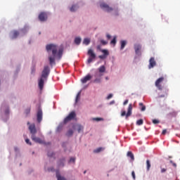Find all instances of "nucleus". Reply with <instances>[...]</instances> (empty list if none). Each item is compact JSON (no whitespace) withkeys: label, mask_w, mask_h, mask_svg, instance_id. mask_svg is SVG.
<instances>
[{"label":"nucleus","mask_w":180,"mask_h":180,"mask_svg":"<svg viewBox=\"0 0 180 180\" xmlns=\"http://www.w3.org/2000/svg\"><path fill=\"white\" fill-rule=\"evenodd\" d=\"M162 134L163 135L167 134V129H163Z\"/></svg>","instance_id":"nucleus-46"},{"label":"nucleus","mask_w":180,"mask_h":180,"mask_svg":"<svg viewBox=\"0 0 180 180\" xmlns=\"http://www.w3.org/2000/svg\"><path fill=\"white\" fill-rule=\"evenodd\" d=\"M46 50L49 54H50V51L52 52V55H49V56L51 65L56 64V58H58V60H60L61 59V57H63V49H58V46L54 44H47Z\"/></svg>","instance_id":"nucleus-1"},{"label":"nucleus","mask_w":180,"mask_h":180,"mask_svg":"<svg viewBox=\"0 0 180 180\" xmlns=\"http://www.w3.org/2000/svg\"><path fill=\"white\" fill-rule=\"evenodd\" d=\"M88 56H89L87 63L88 64H91L92 61H94L96 58V54L94 52V50L89 49L87 52Z\"/></svg>","instance_id":"nucleus-5"},{"label":"nucleus","mask_w":180,"mask_h":180,"mask_svg":"<svg viewBox=\"0 0 180 180\" xmlns=\"http://www.w3.org/2000/svg\"><path fill=\"white\" fill-rule=\"evenodd\" d=\"M127 103H129V100H125L123 105H127Z\"/></svg>","instance_id":"nucleus-43"},{"label":"nucleus","mask_w":180,"mask_h":180,"mask_svg":"<svg viewBox=\"0 0 180 180\" xmlns=\"http://www.w3.org/2000/svg\"><path fill=\"white\" fill-rule=\"evenodd\" d=\"M56 178L58 180H67V179H65V177L61 176V175H60V174H58V173L56 174Z\"/></svg>","instance_id":"nucleus-23"},{"label":"nucleus","mask_w":180,"mask_h":180,"mask_svg":"<svg viewBox=\"0 0 180 180\" xmlns=\"http://www.w3.org/2000/svg\"><path fill=\"white\" fill-rule=\"evenodd\" d=\"M69 162H75V158H71L69 160Z\"/></svg>","instance_id":"nucleus-39"},{"label":"nucleus","mask_w":180,"mask_h":180,"mask_svg":"<svg viewBox=\"0 0 180 180\" xmlns=\"http://www.w3.org/2000/svg\"><path fill=\"white\" fill-rule=\"evenodd\" d=\"M48 157H54V153L52 152H49L48 153Z\"/></svg>","instance_id":"nucleus-38"},{"label":"nucleus","mask_w":180,"mask_h":180,"mask_svg":"<svg viewBox=\"0 0 180 180\" xmlns=\"http://www.w3.org/2000/svg\"><path fill=\"white\" fill-rule=\"evenodd\" d=\"M113 103H115V101H112L110 103V105H113Z\"/></svg>","instance_id":"nucleus-50"},{"label":"nucleus","mask_w":180,"mask_h":180,"mask_svg":"<svg viewBox=\"0 0 180 180\" xmlns=\"http://www.w3.org/2000/svg\"><path fill=\"white\" fill-rule=\"evenodd\" d=\"M72 134H74V131H72V129H69L67 132V136H68V137L72 136Z\"/></svg>","instance_id":"nucleus-28"},{"label":"nucleus","mask_w":180,"mask_h":180,"mask_svg":"<svg viewBox=\"0 0 180 180\" xmlns=\"http://www.w3.org/2000/svg\"><path fill=\"white\" fill-rule=\"evenodd\" d=\"M92 79V76L91 75H87L84 78L81 79L82 84H86L88 81H91Z\"/></svg>","instance_id":"nucleus-13"},{"label":"nucleus","mask_w":180,"mask_h":180,"mask_svg":"<svg viewBox=\"0 0 180 180\" xmlns=\"http://www.w3.org/2000/svg\"><path fill=\"white\" fill-rule=\"evenodd\" d=\"M50 74V68L49 66H44V70L41 72L40 79H39L38 85L39 89L41 91L44 87V79L47 80Z\"/></svg>","instance_id":"nucleus-2"},{"label":"nucleus","mask_w":180,"mask_h":180,"mask_svg":"<svg viewBox=\"0 0 180 180\" xmlns=\"http://www.w3.org/2000/svg\"><path fill=\"white\" fill-rule=\"evenodd\" d=\"M105 79L108 81V79H109V77H106Z\"/></svg>","instance_id":"nucleus-52"},{"label":"nucleus","mask_w":180,"mask_h":180,"mask_svg":"<svg viewBox=\"0 0 180 180\" xmlns=\"http://www.w3.org/2000/svg\"><path fill=\"white\" fill-rule=\"evenodd\" d=\"M155 65H157V62H155V59L154 58V57L150 58L149 60V65H148L149 70H151V68H154Z\"/></svg>","instance_id":"nucleus-11"},{"label":"nucleus","mask_w":180,"mask_h":180,"mask_svg":"<svg viewBox=\"0 0 180 180\" xmlns=\"http://www.w3.org/2000/svg\"><path fill=\"white\" fill-rule=\"evenodd\" d=\"M27 124H30V122H27Z\"/></svg>","instance_id":"nucleus-55"},{"label":"nucleus","mask_w":180,"mask_h":180,"mask_svg":"<svg viewBox=\"0 0 180 180\" xmlns=\"http://www.w3.org/2000/svg\"><path fill=\"white\" fill-rule=\"evenodd\" d=\"M170 162H171V164H173V165L174 167H176V164L174 163V162H172V160H170Z\"/></svg>","instance_id":"nucleus-48"},{"label":"nucleus","mask_w":180,"mask_h":180,"mask_svg":"<svg viewBox=\"0 0 180 180\" xmlns=\"http://www.w3.org/2000/svg\"><path fill=\"white\" fill-rule=\"evenodd\" d=\"M164 81V77H160L158 79L155 83V85L160 91H162V86H161V83Z\"/></svg>","instance_id":"nucleus-7"},{"label":"nucleus","mask_w":180,"mask_h":180,"mask_svg":"<svg viewBox=\"0 0 180 180\" xmlns=\"http://www.w3.org/2000/svg\"><path fill=\"white\" fill-rule=\"evenodd\" d=\"M75 44H77V45L81 44V39L79 37H76L75 39Z\"/></svg>","instance_id":"nucleus-26"},{"label":"nucleus","mask_w":180,"mask_h":180,"mask_svg":"<svg viewBox=\"0 0 180 180\" xmlns=\"http://www.w3.org/2000/svg\"><path fill=\"white\" fill-rule=\"evenodd\" d=\"M153 124H158L160 123V120H153Z\"/></svg>","instance_id":"nucleus-35"},{"label":"nucleus","mask_w":180,"mask_h":180,"mask_svg":"<svg viewBox=\"0 0 180 180\" xmlns=\"http://www.w3.org/2000/svg\"><path fill=\"white\" fill-rule=\"evenodd\" d=\"M102 53H103L105 57H106V56H109V52L108 51V50L106 49H103L101 50Z\"/></svg>","instance_id":"nucleus-32"},{"label":"nucleus","mask_w":180,"mask_h":180,"mask_svg":"<svg viewBox=\"0 0 180 180\" xmlns=\"http://www.w3.org/2000/svg\"><path fill=\"white\" fill-rule=\"evenodd\" d=\"M25 143L27 144H29L30 146H32V142H30V140L29 139H25Z\"/></svg>","instance_id":"nucleus-36"},{"label":"nucleus","mask_w":180,"mask_h":180,"mask_svg":"<svg viewBox=\"0 0 180 180\" xmlns=\"http://www.w3.org/2000/svg\"><path fill=\"white\" fill-rule=\"evenodd\" d=\"M132 110H133V105L129 104V106H128V108H127V113H126L125 110H122L121 112L122 117H124V116H125V118L127 120H128L129 117H130V116H131Z\"/></svg>","instance_id":"nucleus-3"},{"label":"nucleus","mask_w":180,"mask_h":180,"mask_svg":"<svg viewBox=\"0 0 180 180\" xmlns=\"http://www.w3.org/2000/svg\"><path fill=\"white\" fill-rule=\"evenodd\" d=\"M91 43V39L86 38L83 41V44H85L86 46H88Z\"/></svg>","instance_id":"nucleus-22"},{"label":"nucleus","mask_w":180,"mask_h":180,"mask_svg":"<svg viewBox=\"0 0 180 180\" xmlns=\"http://www.w3.org/2000/svg\"><path fill=\"white\" fill-rule=\"evenodd\" d=\"M117 15H119V13L117 11V10L115 11V15L117 16Z\"/></svg>","instance_id":"nucleus-49"},{"label":"nucleus","mask_w":180,"mask_h":180,"mask_svg":"<svg viewBox=\"0 0 180 180\" xmlns=\"http://www.w3.org/2000/svg\"><path fill=\"white\" fill-rule=\"evenodd\" d=\"M97 49L99 50V49H101V46H98Z\"/></svg>","instance_id":"nucleus-51"},{"label":"nucleus","mask_w":180,"mask_h":180,"mask_svg":"<svg viewBox=\"0 0 180 180\" xmlns=\"http://www.w3.org/2000/svg\"><path fill=\"white\" fill-rule=\"evenodd\" d=\"M113 97V94H109L108 96H107V99H110L111 98Z\"/></svg>","instance_id":"nucleus-42"},{"label":"nucleus","mask_w":180,"mask_h":180,"mask_svg":"<svg viewBox=\"0 0 180 180\" xmlns=\"http://www.w3.org/2000/svg\"><path fill=\"white\" fill-rule=\"evenodd\" d=\"M15 151H18V148H15Z\"/></svg>","instance_id":"nucleus-53"},{"label":"nucleus","mask_w":180,"mask_h":180,"mask_svg":"<svg viewBox=\"0 0 180 180\" xmlns=\"http://www.w3.org/2000/svg\"><path fill=\"white\" fill-rule=\"evenodd\" d=\"M77 117V114L75 111H72L70 114L64 119L63 123L66 124L68 122H71V120H74Z\"/></svg>","instance_id":"nucleus-4"},{"label":"nucleus","mask_w":180,"mask_h":180,"mask_svg":"<svg viewBox=\"0 0 180 180\" xmlns=\"http://www.w3.org/2000/svg\"><path fill=\"white\" fill-rule=\"evenodd\" d=\"M161 172H162V174H164V172H167V169H161Z\"/></svg>","instance_id":"nucleus-44"},{"label":"nucleus","mask_w":180,"mask_h":180,"mask_svg":"<svg viewBox=\"0 0 180 180\" xmlns=\"http://www.w3.org/2000/svg\"><path fill=\"white\" fill-rule=\"evenodd\" d=\"M106 71V68L105 65H101L100 68H98V74H102V72H105Z\"/></svg>","instance_id":"nucleus-17"},{"label":"nucleus","mask_w":180,"mask_h":180,"mask_svg":"<svg viewBox=\"0 0 180 180\" xmlns=\"http://www.w3.org/2000/svg\"><path fill=\"white\" fill-rule=\"evenodd\" d=\"M131 175H132L133 179H136V173H134V171L131 172Z\"/></svg>","instance_id":"nucleus-40"},{"label":"nucleus","mask_w":180,"mask_h":180,"mask_svg":"<svg viewBox=\"0 0 180 180\" xmlns=\"http://www.w3.org/2000/svg\"><path fill=\"white\" fill-rule=\"evenodd\" d=\"M100 6L101 9H103V11L106 12H112V11H113V8L109 6L106 3H101Z\"/></svg>","instance_id":"nucleus-6"},{"label":"nucleus","mask_w":180,"mask_h":180,"mask_svg":"<svg viewBox=\"0 0 180 180\" xmlns=\"http://www.w3.org/2000/svg\"><path fill=\"white\" fill-rule=\"evenodd\" d=\"M101 44H103V46H105V44H108V41H105V40H103V39H102V40L101 41Z\"/></svg>","instance_id":"nucleus-37"},{"label":"nucleus","mask_w":180,"mask_h":180,"mask_svg":"<svg viewBox=\"0 0 180 180\" xmlns=\"http://www.w3.org/2000/svg\"><path fill=\"white\" fill-rule=\"evenodd\" d=\"M20 33L18 30H14L11 32V39H17L18 36H19Z\"/></svg>","instance_id":"nucleus-16"},{"label":"nucleus","mask_w":180,"mask_h":180,"mask_svg":"<svg viewBox=\"0 0 180 180\" xmlns=\"http://www.w3.org/2000/svg\"><path fill=\"white\" fill-rule=\"evenodd\" d=\"M99 58H101V60H103V58H106V56H105V55H101L98 56Z\"/></svg>","instance_id":"nucleus-41"},{"label":"nucleus","mask_w":180,"mask_h":180,"mask_svg":"<svg viewBox=\"0 0 180 180\" xmlns=\"http://www.w3.org/2000/svg\"><path fill=\"white\" fill-rule=\"evenodd\" d=\"M65 161V159H62V160H59L58 162V167H63Z\"/></svg>","instance_id":"nucleus-21"},{"label":"nucleus","mask_w":180,"mask_h":180,"mask_svg":"<svg viewBox=\"0 0 180 180\" xmlns=\"http://www.w3.org/2000/svg\"><path fill=\"white\" fill-rule=\"evenodd\" d=\"M103 148H98L97 149L94 150V153H101Z\"/></svg>","instance_id":"nucleus-34"},{"label":"nucleus","mask_w":180,"mask_h":180,"mask_svg":"<svg viewBox=\"0 0 180 180\" xmlns=\"http://www.w3.org/2000/svg\"><path fill=\"white\" fill-rule=\"evenodd\" d=\"M146 167H147V171H150V168H151V163L150 162L149 160H146Z\"/></svg>","instance_id":"nucleus-25"},{"label":"nucleus","mask_w":180,"mask_h":180,"mask_svg":"<svg viewBox=\"0 0 180 180\" xmlns=\"http://www.w3.org/2000/svg\"><path fill=\"white\" fill-rule=\"evenodd\" d=\"M82 130H84V127L81 125H77L78 133H81V131H82Z\"/></svg>","instance_id":"nucleus-31"},{"label":"nucleus","mask_w":180,"mask_h":180,"mask_svg":"<svg viewBox=\"0 0 180 180\" xmlns=\"http://www.w3.org/2000/svg\"><path fill=\"white\" fill-rule=\"evenodd\" d=\"M106 37H107V39L109 40V39H110V38H111L112 37L110 36V34H107Z\"/></svg>","instance_id":"nucleus-45"},{"label":"nucleus","mask_w":180,"mask_h":180,"mask_svg":"<svg viewBox=\"0 0 180 180\" xmlns=\"http://www.w3.org/2000/svg\"><path fill=\"white\" fill-rule=\"evenodd\" d=\"M143 123H144V121L141 119L136 121L137 126H141Z\"/></svg>","instance_id":"nucleus-29"},{"label":"nucleus","mask_w":180,"mask_h":180,"mask_svg":"<svg viewBox=\"0 0 180 180\" xmlns=\"http://www.w3.org/2000/svg\"><path fill=\"white\" fill-rule=\"evenodd\" d=\"M120 43H121L120 49H121V50H123V49H124V47H126V44H127V42L126 41L122 40L120 41Z\"/></svg>","instance_id":"nucleus-19"},{"label":"nucleus","mask_w":180,"mask_h":180,"mask_svg":"<svg viewBox=\"0 0 180 180\" xmlns=\"http://www.w3.org/2000/svg\"><path fill=\"white\" fill-rule=\"evenodd\" d=\"M37 120L38 123H40L43 120V111L40 108H39L37 113Z\"/></svg>","instance_id":"nucleus-8"},{"label":"nucleus","mask_w":180,"mask_h":180,"mask_svg":"<svg viewBox=\"0 0 180 180\" xmlns=\"http://www.w3.org/2000/svg\"><path fill=\"white\" fill-rule=\"evenodd\" d=\"M103 75V74H99V73H96L94 77H95V79L94 81V82H95L96 84H101V81H102V78L101 77Z\"/></svg>","instance_id":"nucleus-9"},{"label":"nucleus","mask_w":180,"mask_h":180,"mask_svg":"<svg viewBox=\"0 0 180 180\" xmlns=\"http://www.w3.org/2000/svg\"><path fill=\"white\" fill-rule=\"evenodd\" d=\"M127 157H130L131 160L132 161H134V155H133V153H131V151H129L127 153Z\"/></svg>","instance_id":"nucleus-18"},{"label":"nucleus","mask_w":180,"mask_h":180,"mask_svg":"<svg viewBox=\"0 0 180 180\" xmlns=\"http://www.w3.org/2000/svg\"><path fill=\"white\" fill-rule=\"evenodd\" d=\"M93 120H94L95 122H101V121L103 120V118L96 117V118H93Z\"/></svg>","instance_id":"nucleus-33"},{"label":"nucleus","mask_w":180,"mask_h":180,"mask_svg":"<svg viewBox=\"0 0 180 180\" xmlns=\"http://www.w3.org/2000/svg\"><path fill=\"white\" fill-rule=\"evenodd\" d=\"M134 50H135L136 54H140V50H141V45L139 44H136L134 45Z\"/></svg>","instance_id":"nucleus-15"},{"label":"nucleus","mask_w":180,"mask_h":180,"mask_svg":"<svg viewBox=\"0 0 180 180\" xmlns=\"http://www.w3.org/2000/svg\"><path fill=\"white\" fill-rule=\"evenodd\" d=\"M139 106L141 107V110L142 112H144V110H146V106L144 105V104H143V103H139Z\"/></svg>","instance_id":"nucleus-27"},{"label":"nucleus","mask_w":180,"mask_h":180,"mask_svg":"<svg viewBox=\"0 0 180 180\" xmlns=\"http://www.w3.org/2000/svg\"><path fill=\"white\" fill-rule=\"evenodd\" d=\"M116 39H117V37L115 36L112 39V40L110 41V44H113L114 46L116 45Z\"/></svg>","instance_id":"nucleus-30"},{"label":"nucleus","mask_w":180,"mask_h":180,"mask_svg":"<svg viewBox=\"0 0 180 180\" xmlns=\"http://www.w3.org/2000/svg\"><path fill=\"white\" fill-rule=\"evenodd\" d=\"M39 19L41 22H46L47 20V13L42 12L39 15Z\"/></svg>","instance_id":"nucleus-12"},{"label":"nucleus","mask_w":180,"mask_h":180,"mask_svg":"<svg viewBox=\"0 0 180 180\" xmlns=\"http://www.w3.org/2000/svg\"><path fill=\"white\" fill-rule=\"evenodd\" d=\"M81 99V91H79L77 94L76 98H75V103H77L78 101Z\"/></svg>","instance_id":"nucleus-20"},{"label":"nucleus","mask_w":180,"mask_h":180,"mask_svg":"<svg viewBox=\"0 0 180 180\" xmlns=\"http://www.w3.org/2000/svg\"><path fill=\"white\" fill-rule=\"evenodd\" d=\"M86 171H84V174H86Z\"/></svg>","instance_id":"nucleus-54"},{"label":"nucleus","mask_w":180,"mask_h":180,"mask_svg":"<svg viewBox=\"0 0 180 180\" xmlns=\"http://www.w3.org/2000/svg\"><path fill=\"white\" fill-rule=\"evenodd\" d=\"M26 113L27 115H28V113H30V108H28L27 110H26Z\"/></svg>","instance_id":"nucleus-47"},{"label":"nucleus","mask_w":180,"mask_h":180,"mask_svg":"<svg viewBox=\"0 0 180 180\" xmlns=\"http://www.w3.org/2000/svg\"><path fill=\"white\" fill-rule=\"evenodd\" d=\"M31 139L32 141H34L35 143H39V144H43L44 141L39 137H36V135H32Z\"/></svg>","instance_id":"nucleus-14"},{"label":"nucleus","mask_w":180,"mask_h":180,"mask_svg":"<svg viewBox=\"0 0 180 180\" xmlns=\"http://www.w3.org/2000/svg\"><path fill=\"white\" fill-rule=\"evenodd\" d=\"M29 130L32 136H35L36 133H37V129H36V125L34 124H32L29 126Z\"/></svg>","instance_id":"nucleus-10"},{"label":"nucleus","mask_w":180,"mask_h":180,"mask_svg":"<svg viewBox=\"0 0 180 180\" xmlns=\"http://www.w3.org/2000/svg\"><path fill=\"white\" fill-rule=\"evenodd\" d=\"M78 9V6L76 5L72 6V7L70 8V12H75Z\"/></svg>","instance_id":"nucleus-24"}]
</instances>
